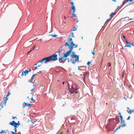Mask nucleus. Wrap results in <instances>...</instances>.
<instances>
[{
  "instance_id": "nucleus-7",
  "label": "nucleus",
  "mask_w": 134,
  "mask_h": 134,
  "mask_svg": "<svg viewBox=\"0 0 134 134\" xmlns=\"http://www.w3.org/2000/svg\"><path fill=\"white\" fill-rule=\"evenodd\" d=\"M28 74V71L27 70H25V71H23L21 75H24L26 76V74Z\"/></svg>"
},
{
  "instance_id": "nucleus-40",
  "label": "nucleus",
  "mask_w": 134,
  "mask_h": 134,
  "mask_svg": "<svg viewBox=\"0 0 134 134\" xmlns=\"http://www.w3.org/2000/svg\"><path fill=\"white\" fill-rule=\"evenodd\" d=\"M5 131V130H2L1 132H0V133H2L4 132Z\"/></svg>"
},
{
  "instance_id": "nucleus-34",
  "label": "nucleus",
  "mask_w": 134,
  "mask_h": 134,
  "mask_svg": "<svg viewBox=\"0 0 134 134\" xmlns=\"http://www.w3.org/2000/svg\"><path fill=\"white\" fill-rule=\"evenodd\" d=\"M17 123L16 122H15V123L13 125V126H17Z\"/></svg>"
},
{
  "instance_id": "nucleus-42",
  "label": "nucleus",
  "mask_w": 134,
  "mask_h": 134,
  "mask_svg": "<svg viewBox=\"0 0 134 134\" xmlns=\"http://www.w3.org/2000/svg\"><path fill=\"white\" fill-rule=\"evenodd\" d=\"M122 36H123V37L124 38L125 40H126V37H125V36H124V35H122Z\"/></svg>"
},
{
  "instance_id": "nucleus-61",
  "label": "nucleus",
  "mask_w": 134,
  "mask_h": 134,
  "mask_svg": "<svg viewBox=\"0 0 134 134\" xmlns=\"http://www.w3.org/2000/svg\"><path fill=\"white\" fill-rule=\"evenodd\" d=\"M76 30H77L76 28L75 29H74V30H72V31H75Z\"/></svg>"
},
{
  "instance_id": "nucleus-21",
  "label": "nucleus",
  "mask_w": 134,
  "mask_h": 134,
  "mask_svg": "<svg viewBox=\"0 0 134 134\" xmlns=\"http://www.w3.org/2000/svg\"><path fill=\"white\" fill-rule=\"evenodd\" d=\"M24 103H25V105H23V108H24L25 107V106L27 105V103H26L25 102H24Z\"/></svg>"
},
{
  "instance_id": "nucleus-15",
  "label": "nucleus",
  "mask_w": 134,
  "mask_h": 134,
  "mask_svg": "<svg viewBox=\"0 0 134 134\" xmlns=\"http://www.w3.org/2000/svg\"><path fill=\"white\" fill-rule=\"evenodd\" d=\"M123 117H121V118H120V120H121V123H124L125 122V121L123 119Z\"/></svg>"
},
{
  "instance_id": "nucleus-24",
  "label": "nucleus",
  "mask_w": 134,
  "mask_h": 134,
  "mask_svg": "<svg viewBox=\"0 0 134 134\" xmlns=\"http://www.w3.org/2000/svg\"><path fill=\"white\" fill-rule=\"evenodd\" d=\"M91 63V62L90 61H88L87 62V64L88 66Z\"/></svg>"
},
{
  "instance_id": "nucleus-60",
  "label": "nucleus",
  "mask_w": 134,
  "mask_h": 134,
  "mask_svg": "<svg viewBox=\"0 0 134 134\" xmlns=\"http://www.w3.org/2000/svg\"><path fill=\"white\" fill-rule=\"evenodd\" d=\"M41 64L40 65V64H39L37 66V67H39L41 65Z\"/></svg>"
},
{
  "instance_id": "nucleus-47",
  "label": "nucleus",
  "mask_w": 134,
  "mask_h": 134,
  "mask_svg": "<svg viewBox=\"0 0 134 134\" xmlns=\"http://www.w3.org/2000/svg\"><path fill=\"white\" fill-rule=\"evenodd\" d=\"M5 99H6V100H7L8 99V97H7V96H6V97H5Z\"/></svg>"
},
{
  "instance_id": "nucleus-3",
  "label": "nucleus",
  "mask_w": 134,
  "mask_h": 134,
  "mask_svg": "<svg viewBox=\"0 0 134 134\" xmlns=\"http://www.w3.org/2000/svg\"><path fill=\"white\" fill-rule=\"evenodd\" d=\"M71 57L73 58H76V59H75V60H73L72 61V63L75 64L76 62H77L79 61V56L77 55H75V54H72L71 55Z\"/></svg>"
},
{
  "instance_id": "nucleus-25",
  "label": "nucleus",
  "mask_w": 134,
  "mask_h": 134,
  "mask_svg": "<svg viewBox=\"0 0 134 134\" xmlns=\"http://www.w3.org/2000/svg\"><path fill=\"white\" fill-rule=\"evenodd\" d=\"M132 112H133V110H130L129 112V113L130 114H131Z\"/></svg>"
},
{
  "instance_id": "nucleus-43",
  "label": "nucleus",
  "mask_w": 134,
  "mask_h": 134,
  "mask_svg": "<svg viewBox=\"0 0 134 134\" xmlns=\"http://www.w3.org/2000/svg\"><path fill=\"white\" fill-rule=\"evenodd\" d=\"M75 10H72L73 13H74L75 12Z\"/></svg>"
},
{
  "instance_id": "nucleus-45",
  "label": "nucleus",
  "mask_w": 134,
  "mask_h": 134,
  "mask_svg": "<svg viewBox=\"0 0 134 134\" xmlns=\"http://www.w3.org/2000/svg\"><path fill=\"white\" fill-rule=\"evenodd\" d=\"M92 53L94 55V51H93V52L92 51Z\"/></svg>"
},
{
  "instance_id": "nucleus-20",
  "label": "nucleus",
  "mask_w": 134,
  "mask_h": 134,
  "mask_svg": "<svg viewBox=\"0 0 134 134\" xmlns=\"http://www.w3.org/2000/svg\"><path fill=\"white\" fill-rule=\"evenodd\" d=\"M115 14V13L112 12L111 14L110 15V17H113V15Z\"/></svg>"
},
{
  "instance_id": "nucleus-8",
  "label": "nucleus",
  "mask_w": 134,
  "mask_h": 134,
  "mask_svg": "<svg viewBox=\"0 0 134 134\" xmlns=\"http://www.w3.org/2000/svg\"><path fill=\"white\" fill-rule=\"evenodd\" d=\"M127 45H126V46H125L124 47V48L123 47H122V48L123 49H124V48H125L127 47H131V46H134V45L133 44H130V43H129V44H127Z\"/></svg>"
},
{
  "instance_id": "nucleus-46",
  "label": "nucleus",
  "mask_w": 134,
  "mask_h": 134,
  "mask_svg": "<svg viewBox=\"0 0 134 134\" xmlns=\"http://www.w3.org/2000/svg\"><path fill=\"white\" fill-rule=\"evenodd\" d=\"M33 86H34V88H34V89H35V87H36V85H33Z\"/></svg>"
},
{
  "instance_id": "nucleus-10",
  "label": "nucleus",
  "mask_w": 134,
  "mask_h": 134,
  "mask_svg": "<svg viewBox=\"0 0 134 134\" xmlns=\"http://www.w3.org/2000/svg\"><path fill=\"white\" fill-rule=\"evenodd\" d=\"M69 40L68 41V42H71V41H73L72 40V38L71 37V36H69V37L68 38Z\"/></svg>"
},
{
  "instance_id": "nucleus-9",
  "label": "nucleus",
  "mask_w": 134,
  "mask_h": 134,
  "mask_svg": "<svg viewBox=\"0 0 134 134\" xmlns=\"http://www.w3.org/2000/svg\"><path fill=\"white\" fill-rule=\"evenodd\" d=\"M71 5L72 6V10H75V7L74 6V4L73 2H72L71 3Z\"/></svg>"
},
{
  "instance_id": "nucleus-51",
  "label": "nucleus",
  "mask_w": 134,
  "mask_h": 134,
  "mask_svg": "<svg viewBox=\"0 0 134 134\" xmlns=\"http://www.w3.org/2000/svg\"><path fill=\"white\" fill-rule=\"evenodd\" d=\"M72 15L74 16H76V14L74 13H72Z\"/></svg>"
},
{
  "instance_id": "nucleus-49",
  "label": "nucleus",
  "mask_w": 134,
  "mask_h": 134,
  "mask_svg": "<svg viewBox=\"0 0 134 134\" xmlns=\"http://www.w3.org/2000/svg\"><path fill=\"white\" fill-rule=\"evenodd\" d=\"M14 130H15V132H16V129L14 128Z\"/></svg>"
},
{
  "instance_id": "nucleus-48",
  "label": "nucleus",
  "mask_w": 134,
  "mask_h": 134,
  "mask_svg": "<svg viewBox=\"0 0 134 134\" xmlns=\"http://www.w3.org/2000/svg\"><path fill=\"white\" fill-rule=\"evenodd\" d=\"M72 53H73V54H75L76 55L75 53L74 52H72Z\"/></svg>"
},
{
  "instance_id": "nucleus-19",
  "label": "nucleus",
  "mask_w": 134,
  "mask_h": 134,
  "mask_svg": "<svg viewBox=\"0 0 134 134\" xmlns=\"http://www.w3.org/2000/svg\"><path fill=\"white\" fill-rule=\"evenodd\" d=\"M36 75V74H34L32 76V77H31V78L32 79H33V80L34 79V77H35V75Z\"/></svg>"
},
{
  "instance_id": "nucleus-1",
  "label": "nucleus",
  "mask_w": 134,
  "mask_h": 134,
  "mask_svg": "<svg viewBox=\"0 0 134 134\" xmlns=\"http://www.w3.org/2000/svg\"><path fill=\"white\" fill-rule=\"evenodd\" d=\"M57 55L55 54H54L53 55L47 57L48 62L51 61H55L58 59L57 57Z\"/></svg>"
},
{
  "instance_id": "nucleus-13",
  "label": "nucleus",
  "mask_w": 134,
  "mask_h": 134,
  "mask_svg": "<svg viewBox=\"0 0 134 134\" xmlns=\"http://www.w3.org/2000/svg\"><path fill=\"white\" fill-rule=\"evenodd\" d=\"M15 122L14 121H13L12 122H10V124L12 126H13L14 124L15 123Z\"/></svg>"
},
{
  "instance_id": "nucleus-30",
  "label": "nucleus",
  "mask_w": 134,
  "mask_h": 134,
  "mask_svg": "<svg viewBox=\"0 0 134 134\" xmlns=\"http://www.w3.org/2000/svg\"><path fill=\"white\" fill-rule=\"evenodd\" d=\"M88 74V73L87 72H86L85 73H84L83 75V76H84V77L87 74Z\"/></svg>"
},
{
  "instance_id": "nucleus-28",
  "label": "nucleus",
  "mask_w": 134,
  "mask_h": 134,
  "mask_svg": "<svg viewBox=\"0 0 134 134\" xmlns=\"http://www.w3.org/2000/svg\"><path fill=\"white\" fill-rule=\"evenodd\" d=\"M35 46H34L32 47V48L31 49V51H32V50L34 49V48H35Z\"/></svg>"
},
{
  "instance_id": "nucleus-2",
  "label": "nucleus",
  "mask_w": 134,
  "mask_h": 134,
  "mask_svg": "<svg viewBox=\"0 0 134 134\" xmlns=\"http://www.w3.org/2000/svg\"><path fill=\"white\" fill-rule=\"evenodd\" d=\"M78 88L76 86H72L71 88H69V90L70 93L71 94H73V93L75 92V93H77L78 92H77V90Z\"/></svg>"
},
{
  "instance_id": "nucleus-50",
  "label": "nucleus",
  "mask_w": 134,
  "mask_h": 134,
  "mask_svg": "<svg viewBox=\"0 0 134 134\" xmlns=\"http://www.w3.org/2000/svg\"><path fill=\"white\" fill-rule=\"evenodd\" d=\"M14 128L16 129V128L18 127V126H14Z\"/></svg>"
},
{
  "instance_id": "nucleus-23",
  "label": "nucleus",
  "mask_w": 134,
  "mask_h": 134,
  "mask_svg": "<svg viewBox=\"0 0 134 134\" xmlns=\"http://www.w3.org/2000/svg\"><path fill=\"white\" fill-rule=\"evenodd\" d=\"M119 114V115L120 116V118H121V117H122V115H121V113L120 112V111H118Z\"/></svg>"
},
{
  "instance_id": "nucleus-59",
  "label": "nucleus",
  "mask_w": 134,
  "mask_h": 134,
  "mask_svg": "<svg viewBox=\"0 0 134 134\" xmlns=\"http://www.w3.org/2000/svg\"><path fill=\"white\" fill-rule=\"evenodd\" d=\"M118 129H117H117H116L114 131V133H115V131H117Z\"/></svg>"
},
{
  "instance_id": "nucleus-32",
  "label": "nucleus",
  "mask_w": 134,
  "mask_h": 134,
  "mask_svg": "<svg viewBox=\"0 0 134 134\" xmlns=\"http://www.w3.org/2000/svg\"><path fill=\"white\" fill-rule=\"evenodd\" d=\"M123 127L122 126V125H120V126L118 128H117V129H120V128L121 127Z\"/></svg>"
},
{
  "instance_id": "nucleus-64",
  "label": "nucleus",
  "mask_w": 134,
  "mask_h": 134,
  "mask_svg": "<svg viewBox=\"0 0 134 134\" xmlns=\"http://www.w3.org/2000/svg\"><path fill=\"white\" fill-rule=\"evenodd\" d=\"M112 1H114L115 2L116 1L115 0H112Z\"/></svg>"
},
{
  "instance_id": "nucleus-62",
  "label": "nucleus",
  "mask_w": 134,
  "mask_h": 134,
  "mask_svg": "<svg viewBox=\"0 0 134 134\" xmlns=\"http://www.w3.org/2000/svg\"><path fill=\"white\" fill-rule=\"evenodd\" d=\"M1 106H2V107L1 108H2L3 107V105H2L1 104H0V107H1Z\"/></svg>"
},
{
  "instance_id": "nucleus-63",
  "label": "nucleus",
  "mask_w": 134,
  "mask_h": 134,
  "mask_svg": "<svg viewBox=\"0 0 134 134\" xmlns=\"http://www.w3.org/2000/svg\"><path fill=\"white\" fill-rule=\"evenodd\" d=\"M31 52V51H30L29 52H28V53H27V54H28L29 53H30Z\"/></svg>"
},
{
  "instance_id": "nucleus-53",
  "label": "nucleus",
  "mask_w": 134,
  "mask_h": 134,
  "mask_svg": "<svg viewBox=\"0 0 134 134\" xmlns=\"http://www.w3.org/2000/svg\"><path fill=\"white\" fill-rule=\"evenodd\" d=\"M78 45H77V46H75V47L74 48H77V47Z\"/></svg>"
},
{
  "instance_id": "nucleus-27",
  "label": "nucleus",
  "mask_w": 134,
  "mask_h": 134,
  "mask_svg": "<svg viewBox=\"0 0 134 134\" xmlns=\"http://www.w3.org/2000/svg\"><path fill=\"white\" fill-rule=\"evenodd\" d=\"M70 36L71 37H74V33L73 32L71 33V35Z\"/></svg>"
},
{
  "instance_id": "nucleus-29",
  "label": "nucleus",
  "mask_w": 134,
  "mask_h": 134,
  "mask_svg": "<svg viewBox=\"0 0 134 134\" xmlns=\"http://www.w3.org/2000/svg\"><path fill=\"white\" fill-rule=\"evenodd\" d=\"M126 1V2H127L128 1H130V2H131L132 1V0H125Z\"/></svg>"
},
{
  "instance_id": "nucleus-36",
  "label": "nucleus",
  "mask_w": 134,
  "mask_h": 134,
  "mask_svg": "<svg viewBox=\"0 0 134 134\" xmlns=\"http://www.w3.org/2000/svg\"><path fill=\"white\" fill-rule=\"evenodd\" d=\"M125 41L126 43H127V44H129V42L127 41L126 39L125 40Z\"/></svg>"
},
{
  "instance_id": "nucleus-52",
  "label": "nucleus",
  "mask_w": 134,
  "mask_h": 134,
  "mask_svg": "<svg viewBox=\"0 0 134 134\" xmlns=\"http://www.w3.org/2000/svg\"><path fill=\"white\" fill-rule=\"evenodd\" d=\"M31 69H30L29 70V71H28V72H31Z\"/></svg>"
},
{
  "instance_id": "nucleus-57",
  "label": "nucleus",
  "mask_w": 134,
  "mask_h": 134,
  "mask_svg": "<svg viewBox=\"0 0 134 134\" xmlns=\"http://www.w3.org/2000/svg\"><path fill=\"white\" fill-rule=\"evenodd\" d=\"M31 100H34L33 99L32 97L31 98Z\"/></svg>"
},
{
  "instance_id": "nucleus-16",
  "label": "nucleus",
  "mask_w": 134,
  "mask_h": 134,
  "mask_svg": "<svg viewBox=\"0 0 134 134\" xmlns=\"http://www.w3.org/2000/svg\"><path fill=\"white\" fill-rule=\"evenodd\" d=\"M65 46H68V47L69 48L70 47V45L68 44V43L67 42H66L65 43Z\"/></svg>"
},
{
  "instance_id": "nucleus-6",
  "label": "nucleus",
  "mask_w": 134,
  "mask_h": 134,
  "mask_svg": "<svg viewBox=\"0 0 134 134\" xmlns=\"http://www.w3.org/2000/svg\"><path fill=\"white\" fill-rule=\"evenodd\" d=\"M70 51H68L66 52L65 54L64 55V57L66 58L67 57H68L71 53Z\"/></svg>"
},
{
  "instance_id": "nucleus-5",
  "label": "nucleus",
  "mask_w": 134,
  "mask_h": 134,
  "mask_svg": "<svg viewBox=\"0 0 134 134\" xmlns=\"http://www.w3.org/2000/svg\"><path fill=\"white\" fill-rule=\"evenodd\" d=\"M66 60H68V62H70V61H72V59H71L70 60L69 59V58H65L64 60H63L62 59L61 60V61L60 62L61 63H64L66 61Z\"/></svg>"
},
{
  "instance_id": "nucleus-44",
  "label": "nucleus",
  "mask_w": 134,
  "mask_h": 134,
  "mask_svg": "<svg viewBox=\"0 0 134 134\" xmlns=\"http://www.w3.org/2000/svg\"><path fill=\"white\" fill-rule=\"evenodd\" d=\"M12 133L13 134H16V133H15V132H14L13 131H12Z\"/></svg>"
},
{
  "instance_id": "nucleus-31",
  "label": "nucleus",
  "mask_w": 134,
  "mask_h": 134,
  "mask_svg": "<svg viewBox=\"0 0 134 134\" xmlns=\"http://www.w3.org/2000/svg\"><path fill=\"white\" fill-rule=\"evenodd\" d=\"M33 80V79H32L31 78V79L30 80H29V82L31 83V82H32Z\"/></svg>"
},
{
  "instance_id": "nucleus-18",
  "label": "nucleus",
  "mask_w": 134,
  "mask_h": 134,
  "mask_svg": "<svg viewBox=\"0 0 134 134\" xmlns=\"http://www.w3.org/2000/svg\"><path fill=\"white\" fill-rule=\"evenodd\" d=\"M50 35L51 36H52L53 37H56L57 36V35H55V34H54V35L51 34V35Z\"/></svg>"
},
{
  "instance_id": "nucleus-56",
  "label": "nucleus",
  "mask_w": 134,
  "mask_h": 134,
  "mask_svg": "<svg viewBox=\"0 0 134 134\" xmlns=\"http://www.w3.org/2000/svg\"><path fill=\"white\" fill-rule=\"evenodd\" d=\"M7 101V100H4V103H6Z\"/></svg>"
},
{
  "instance_id": "nucleus-35",
  "label": "nucleus",
  "mask_w": 134,
  "mask_h": 134,
  "mask_svg": "<svg viewBox=\"0 0 134 134\" xmlns=\"http://www.w3.org/2000/svg\"><path fill=\"white\" fill-rule=\"evenodd\" d=\"M108 65L109 67H110V66L111 64L109 63H108Z\"/></svg>"
},
{
  "instance_id": "nucleus-12",
  "label": "nucleus",
  "mask_w": 134,
  "mask_h": 134,
  "mask_svg": "<svg viewBox=\"0 0 134 134\" xmlns=\"http://www.w3.org/2000/svg\"><path fill=\"white\" fill-rule=\"evenodd\" d=\"M70 47L69 48H70V50H69V51H70V52H71L73 50V49L74 48V47H72L70 45Z\"/></svg>"
},
{
  "instance_id": "nucleus-54",
  "label": "nucleus",
  "mask_w": 134,
  "mask_h": 134,
  "mask_svg": "<svg viewBox=\"0 0 134 134\" xmlns=\"http://www.w3.org/2000/svg\"><path fill=\"white\" fill-rule=\"evenodd\" d=\"M126 3V1H125V2H122V4H125V3Z\"/></svg>"
},
{
  "instance_id": "nucleus-14",
  "label": "nucleus",
  "mask_w": 134,
  "mask_h": 134,
  "mask_svg": "<svg viewBox=\"0 0 134 134\" xmlns=\"http://www.w3.org/2000/svg\"><path fill=\"white\" fill-rule=\"evenodd\" d=\"M114 120H115L117 124H118L120 122V120L119 119H115Z\"/></svg>"
},
{
  "instance_id": "nucleus-58",
  "label": "nucleus",
  "mask_w": 134,
  "mask_h": 134,
  "mask_svg": "<svg viewBox=\"0 0 134 134\" xmlns=\"http://www.w3.org/2000/svg\"><path fill=\"white\" fill-rule=\"evenodd\" d=\"M16 134H21V133L19 132H18V133H16Z\"/></svg>"
},
{
  "instance_id": "nucleus-39",
  "label": "nucleus",
  "mask_w": 134,
  "mask_h": 134,
  "mask_svg": "<svg viewBox=\"0 0 134 134\" xmlns=\"http://www.w3.org/2000/svg\"><path fill=\"white\" fill-rule=\"evenodd\" d=\"M61 51H62V50H61L60 51H59V52H58V53H59V55H60V52H61Z\"/></svg>"
},
{
  "instance_id": "nucleus-55",
  "label": "nucleus",
  "mask_w": 134,
  "mask_h": 134,
  "mask_svg": "<svg viewBox=\"0 0 134 134\" xmlns=\"http://www.w3.org/2000/svg\"><path fill=\"white\" fill-rule=\"evenodd\" d=\"M34 89H35L34 88H33L31 90V91H32L33 90H34Z\"/></svg>"
},
{
  "instance_id": "nucleus-17",
  "label": "nucleus",
  "mask_w": 134,
  "mask_h": 134,
  "mask_svg": "<svg viewBox=\"0 0 134 134\" xmlns=\"http://www.w3.org/2000/svg\"><path fill=\"white\" fill-rule=\"evenodd\" d=\"M34 66V65L33 66V67L32 68V70H36L37 69H38V68H37V67H36V66H35V69L34 70L33 68L34 67V66Z\"/></svg>"
},
{
  "instance_id": "nucleus-38",
  "label": "nucleus",
  "mask_w": 134,
  "mask_h": 134,
  "mask_svg": "<svg viewBox=\"0 0 134 134\" xmlns=\"http://www.w3.org/2000/svg\"><path fill=\"white\" fill-rule=\"evenodd\" d=\"M31 105H32L31 104H30V103H29L28 104H27V106L29 107Z\"/></svg>"
},
{
  "instance_id": "nucleus-41",
  "label": "nucleus",
  "mask_w": 134,
  "mask_h": 134,
  "mask_svg": "<svg viewBox=\"0 0 134 134\" xmlns=\"http://www.w3.org/2000/svg\"><path fill=\"white\" fill-rule=\"evenodd\" d=\"M130 119V116H129L127 119V120H129Z\"/></svg>"
},
{
  "instance_id": "nucleus-4",
  "label": "nucleus",
  "mask_w": 134,
  "mask_h": 134,
  "mask_svg": "<svg viewBox=\"0 0 134 134\" xmlns=\"http://www.w3.org/2000/svg\"><path fill=\"white\" fill-rule=\"evenodd\" d=\"M43 62H44V63L45 64H46L48 62V61L47 57H45L41 60L40 61H38L37 63L34 65V66L37 65V64H38L40 62L42 63Z\"/></svg>"
},
{
  "instance_id": "nucleus-22",
  "label": "nucleus",
  "mask_w": 134,
  "mask_h": 134,
  "mask_svg": "<svg viewBox=\"0 0 134 134\" xmlns=\"http://www.w3.org/2000/svg\"><path fill=\"white\" fill-rule=\"evenodd\" d=\"M122 127L123 126L125 127L126 126V124L125 123V122H124V123H122Z\"/></svg>"
},
{
  "instance_id": "nucleus-37",
  "label": "nucleus",
  "mask_w": 134,
  "mask_h": 134,
  "mask_svg": "<svg viewBox=\"0 0 134 134\" xmlns=\"http://www.w3.org/2000/svg\"><path fill=\"white\" fill-rule=\"evenodd\" d=\"M109 19H108V20H106V22H105V23H107L109 21Z\"/></svg>"
},
{
  "instance_id": "nucleus-26",
  "label": "nucleus",
  "mask_w": 134,
  "mask_h": 134,
  "mask_svg": "<svg viewBox=\"0 0 134 134\" xmlns=\"http://www.w3.org/2000/svg\"><path fill=\"white\" fill-rule=\"evenodd\" d=\"M63 59V58L62 57H60V58H59V59L58 60H61L62 59Z\"/></svg>"
},
{
  "instance_id": "nucleus-11",
  "label": "nucleus",
  "mask_w": 134,
  "mask_h": 134,
  "mask_svg": "<svg viewBox=\"0 0 134 134\" xmlns=\"http://www.w3.org/2000/svg\"><path fill=\"white\" fill-rule=\"evenodd\" d=\"M73 41H71L70 42V46L74 47L75 46V44L73 43Z\"/></svg>"
},
{
  "instance_id": "nucleus-33",
  "label": "nucleus",
  "mask_w": 134,
  "mask_h": 134,
  "mask_svg": "<svg viewBox=\"0 0 134 134\" xmlns=\"http://www.w3.org/2000/svg\"><path fill=\"white\" fill-rule=\"evenodd\" d=\"M8 94L6 96L8 97L9 95L10 94V93L9 92H8Z\"/></svg>"
}]
</instances>
